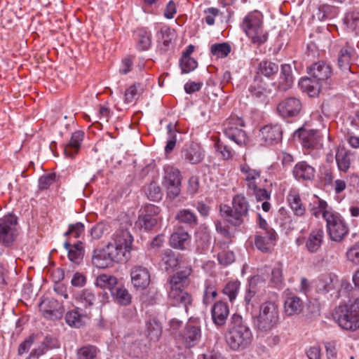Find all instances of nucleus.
<instances>
[{
  "mask_svg": "<svg viewBox=\"0 0 359 359\" xmlns=\"http://www.w3.org/2000/svg\"><path fill=\"white\" fill-rule=\"evenodd\" d=\"M339 285L347 291L352 287L346 281L339 283L337 276L332 274L321 275L316 281V290L318 292L327 293L334 291L330 295L334 298H339L341 295V290H337Z\"/></svg>",
  "mask_w": 359,
  "mask_h": 359,
  "instance_id": "nucleus-8",
  "label": "nucleus"
},
{
  "mask_svg": "<svg viewBox=\"0 0 359 359\" xmlns=\"http://www.w3.org/2000/svg\"><path fill=\"white\" fill-rule=\"evenodd\" d=\"M353 57V48L348 46L343 47L340 50L338 56V65L339 68L343 71H349Z\"/></svg>",
  "mask_w": 359,
  "mask_h": 359,
  "instance_id": "nucleus-37",
  "label": "nucleus"
},
{
  "mask_svg": "<svg viewBox=\"0 0 359 359\" xmlns=\"http://www.w3.org/2000/svg\"><path fill=\"white\" fill-rule=\"evenodd\" d=\"M242 27L253 43L259 46L267 41L268 34L262 28V22L259 13H252L245 16Z\"/></svg>",
  "mask_w": 359,
  "mask_h": 359,
  "instance_id": "nucleus-6",
  "label": "nucleus"
},
{
  "mask_svg": "<svg viewBox=\"0 0 359 359\" xmlns=\"http://www.w3.org/2000/svg\"><path fill=\"white\" fill-rule=\"evenodd\" d=\"M190 236L183 230H178L174 232L170 238V245L175 248L183 250L185 245L189 243Z\"/></svg>",
  "mask_w": 359,
  "mask_h": 359,
  "instance_id": "nucleus-40",
  "label": "nucleus"
},
{
  "mask_svg": "<svg viewBox=\"0 0 359 359\" xmlns=\"http://www.w3.org/2000/svg\"><path fill=\"white\" fill-rule=\"evenodd\" d=\"M311 212L316 218L321 216L325 220H326L327 217H330L331 214H332L334 210L325 201L318 198V200L313 203V206L311 208Z\"/></svg>",
  "mask_w": 359,
  "mask_h": 359,
  "instance_id": "nucleus-34",
  "label": "nucleus"
},
{
  "mask_svg": "<svg viewBox=\"0 0 359 359\" xmlns=\"http://www.w3.org/2000/svg\"><path fill=\"white\" fill-rule=\"evenodd\" d=\"M133 238L126 229H118L112 234L104 248L93 250L92 263L100 269L112 266L114 262H123L129 259Z\"/></svg>",
  "mask_w": 359,
  "mask_h": 359,
  "instance_id": "nucleus-1",
  "label": "nucleus"
},
{
  "mask_svg": "<svg viewBox=\"0 0 359 359\" xmlns=\"http://www.w3.org/2000/svg\"><path fill=\"white\" fill-rule=\"evenodd\" d=\"M55 174H48L41 176L39 180V187L40 189H48L55 181Z\"/></svg>",
  "mask_w": 359,
  "mask_h": 359,
  "instance_id": "nucleus-64",
  "label": "nucleus"
},
{
  "mask_svg": "<svg viewBox=\"0 0 359 359\" xmlns=\"http://www.w3.org/2000/svg\"><path fill=\"white\" fill-rule=\"evenodd\" d=\"M303 309L302 299L293 294L287 296L284 302L285 312L287 316H292L299 313Z\"/></svg>",
  "mask_w": 359,
  "mask_h": 359,
  "instance_id": "nucleus-32",
  "label": "nucleus"
},
{
  "mask_svg": "<svg viewBox=\"0 0 359 359\" xmlns=\"http://www.w3.org/2000/svg\"><path fill=\"white\" fill-rule=\"evenodd\" d=\"M205 18L204 20L208 25H213L215 24V18L219 15V11L216 8H208L204 11Z\"/></svg>",
  "mask_w": 359,
  "mask_h": 359,
  "instance_id": "nucleus-60",
  "label": "nucleus"
},
{
  "mask_svg": "<svg viewBox=\"0 0 359 359\" xmlns=\"http://www.w3.org/2000/svg\"><path fill=\"white\" fill-rule=\"evenodd\" d=\"M278 69L279 67L277 63L271 61L263 60L259 65L258 72L266 77H271L276 74Z\"/></svg>",
  "mask_w": 359,
  "mask_h": 359,
  "instance_id": "nucleus-44",
  "label": "nucleus"
},
{
  "mask_svg": "<svg viewBox=\"0 0 359 359\" xmlns=\"http://www.w3.org/2000/svg\"><path fill=\"white\" fill-rule=\"evenodd\" d=\"M249 204L243 195H236L232 201V207L221 205L220 212L222 216L229 224L239 226L248 216Z\"/></svg>",
  "mask_w": 359,
  "mask_h": 359,
  "instance_id": "nucleus-4",
  "label": "nucleus"
},
{
  "mask_svg": "<svg viewBox=\"0 0 359 359\" xmlns=\"http://www.w3.org/2000/svg\"><path fill=\"white\" fill-rule=\"evenodd\" d=\"M283 131L280 125H266L260 130L262 139L269 144H277L282 140Z\"/></svg>",
  "mask_w": 359,
  "mask_h": 359,
  "instance_id": "nucleus-22",
  "label": "nucleus"
},
{
  "mask_svg": "<svg viewBox=\"0 0 359 359\" xmlns=\"http://www.w3.org/2000/svg\"><path fill=\"white\" fill-rule=\"evenodd\" d=\"M117 278L111 275L102 273L96 278L95 285L102 289H108L111 293L117 286Z\"/></svg>",
  "mask_w": 359,
  "mask_h": 359,
  "instance_id": "nucleus-41",
  "label": "nucleus"
},
{
  "mask_svg": "<svg viewBox=\"0 0 359 359\" xmlns=\"http://www.w3.org/2000/svg\"><path fill=\"white\" fill-rule=\"evenodd\" d=\"M325 84L322 82L311 78L302 79L299 86L303 91L306 92L310 97L317 96L320 89Z\"/></svg>",
  "mask_w": 359,
  "mask_h": 359,
  "instance_id": "nucleus-30",
  "label": "nucleus"
},
{
  "mask_svg": "<svg viewBox=\"0 0 359 359\" xmlns=\"http://www.w3.org/2000/svg\"><path fill=\"white\" fill-rule=\"evenodd\" d=\"M182 181V175L178 168L170 165L164 166L162 186L166 190L168 198L175 199L180 195Z\"/></svg>",
  "mask_w": 359,
  "mask_h": 359,
  "instance_id": "nucleus-7",
  "label": "nucleus"
},
{
  "mask_svg": "<svg viewBox=\"0 0 359 359\" xmlns=\"http://www.w3.org/2000/svg\"><path fill=\"white\" fill-rule=\"evenodd\" d=\"M334 320L346 330L355 331L359 328V297L349 305L337 307L333 313Z\"/></svg>",
  "mask_w": 359,
  "mask_h": 359,
  "instance_id": "nucleus-3",
  "label": "nucleus"
},
{
  "mask_svg": "<svg viewBox=\"0 0 359 359\" xmlns=\"http://www.w3.org/2000/svg\"><path fill=\"white\" fill-rule=\"evenodd\" d=\"M84 231V226L81 222L70 224L69 230L65 233V236L72 235L74 238H79Z\"/></svg>",
  "mask_w": 359,
  "mask_h": 359,
  "instance_id": "nucleus-63",
  "label": "nucleus"
},
{
  "mask_svg": "<svg viewBox=\"0 0 359 359\" xmlns=\"http://www.w3.org/2000/svg\"><path fill=\"white\" fill-rule=\"evenodd\" d=\"M215 147L216 150L221 154L224 159H229L232 157L231 151L221 140H218L215 143Z\"/></svg>",
  "mask_w": 359,
  "mask_h": 359,
  "instance_id": "nucleus-61",
  "label": "nucleus"
},
{
  "mask_svg": "<svg viewBox=\"0 0 359 359\" xmlns=\"http://www.w3.org/2000/svg\"><path fill=\"white\" fill-rule=\"evenodd\" d=\"M65 249L68 251V257L69 260L76 264L81 262L83 257V247L81 242L72 245L68 241L64 243Z\"/></svg>",
  "mask_w": 359,
  "mask_h": 359,
  "instance_id": "nucleus-36",
  "label": "nucleus"
},
{
  "mask_svg": "<svg viewBox=\"0 0 359 359\" xmlns=\"http://www.w3.org/2000/svg\"><path fill=\"white\" fill-rule=\"evenodd\" d=\"M264 282L259 276H255L249 281V287L246 291L244 301L247 309H252L260 300L259 297L263 294L261 287L264 286Z\"/></svg>",
  "mask_w": 359,
  "mask_h": 359,
  "instance_id": "nucleus-13",
  "label": "nucleus"
},
{
  "mask_svg": "<svg viewBox=\"0 0 359 359\" xmlns=\"http://www.w3.org/2000/svg\"><path fill=\"white\" fill-rule=\"evenodd\" d=\"M182 156L190 163L196 164L203 159L204 151L200 144L192 142L182 150Z\"/></svg>",
  "mask_w": 359,
  "mask_h": 359,
  "instance_id": "nucleus-26",
  "label": "nucleus"
},
{
  "mask_svg": "<svg viewBox=\"0 0 359 359\" xmlns=\"http://www.w3.org/2000/svg\"><path fill=\"white\" fill-rule=\"evenodd\" d=\"M308 74L314 79H316L325 86H327L328 79L332 74V67L325 61H318L313 63L307 68ZM327 88V86H325Z\"/></svg>",
  "mask_w": 359,
  "mask_h": 359,
  "instance_id": "nucleus-15",
  "label": "nucleus"
},
{
  "mask_svg": "<svg viewBox=\"0 0 359 359\" xmlns=\"http://www.w3.org/2000/svg\"><path fill=\"white\" fill-rule=\"evenodd\" d=\"M324 232L321 229L313 230L306 242V248L309 252H316L323 242Z\"/></svg>",
  "mask_w": 359,
  "mask_h": 359,
  "instance_id": "nucleus-33",
  "label": "nucleus"
},
{
  "mask_svg": "<svg viewBox=\"0 0 359 359\" xmlns=\"http://www.w3.org/2000/svg\"><path fill=\"white\" fill-rule=\"evenodd\" d=\"M18 234V219L15 216L8 215L0 219V245L11 246Z\"/></svg>",
  "mask_w": 359,
  "mask_h": 359,
  "instance_id": "nucleus-9",
  "label": "nucleus"
},
{
  "mask_svg": "<svg viewBox=\"0 0 359 359\" xmlns=\"http://www.w3.org/2000/svg\"><path fill=\"white\" fill-rule=\"evenodd\" d=\"M292 174L299 182H311L315 178L316 169L306 161H302L294 165Z\"/></svg>",
  "mask_w": 359,
  "mask_h": 359,
  "instance_id": "nucleus-21",
  "label": "nucleus"
},
{
  "mask_svg": "<svg viewBox=\"0 0 359 359\" xmlns=\"http://www.w3.org/2000/svg\"><path fill=\"white\" fill-rule=\"evenodd\" d=\"M146 194L147 197L154 201H157L162 197L161 188L156 182H151L149 184L146 190Z\"/></svg>",
  "mask_w": 359,
  "mask_h": 359,
  "instance_id": "nucleus-55",
  "label": "nucleus"
},
{
  "mask_svg": "<svg viewBox=\"0 0 359 359\" xmlns=\"http://www.w3.org/2000/svg\"><path fill=\"white\" fill-rule=\"evenodd\" d=\"M135 226L140 229H144L146 231L151 229L158 222L157 215L159 212L158 207L149 204L141 209Z\"/></svg>",
  "mask_w": 359,
  "mask_h": 359,
  "instance_id": "nucleus-11",
  "label": "nucleus"
},
{
  "mask_svg": "<svg viewBox=\"0 0 359 359\" xmlns=\"http://www.w3.org/2000/svg\"><path fill=\"white\" fill-rule=\"evenodd\" d=\"M88 314L87 312H82L80 308H77L67 313L65 320L69 325L79 328L89 320Z\"/></svg>",
  "mask_w": 359,
  "mask_h": 359,
  "instance_id": "nucleus-28",
  "label": "nucleus"
},
{
  "mask_svg": "<svg viewBox=\"0 0 359 359\" xmlns=\"http://www.w3.org/2000/svg\"><path fill=\"white\" fill-rule=\"evenodd\" d=\"M98 349L92 345L84 346L77 350V359H95Z\"/></svg>",
  "mask_w": 359,
  "mask_h": 359,
  "instance_id": "nucleus-48",
  "label": "nucleus"
},
{
  "mask_svg": "<svg viewBox=\"0 0 359 359\" xmlns=\"http://www.w3.org/2000/svg\"><path fill=\"white\" fill-rule=\"evenodd\" d=\"M344 23L347 28L355 32H359V11H353L346 13L344 18Z\"/></svg>",
  "mask_w": 359,
  "mask_h": 359,
  "instance_id": "nucleus-46",
  "label": "nucleus"
},
{
  "mask_svg": "<svg viewBox=\"0 0 359 359\" xmlns=\"http://www.w3.org/2000/svg\"><path fill=\"white\" fill-rule=\"evenodd\" d=\"M171 34V30L169 27H162L159 32L157 33V38L159 41H162L163 46H165V50H166L171 42L172 39L170 37Z\"/></svg>",
  "mask_w": 359,
  "mask_h": 359,
  "instance_id": "nucleus-57",
  "label": "nucleus"
},
{
  "mask_svg": "<svg viewBox=\"0 0 359 359\" xmlns=\"http://www.w3.org/2000/svg\"><path fill=\"white\" fill-rule=\"evenodd\" d=\"M240 285L241 283L238 280L231 281L228 283L223 289L224 294L229 297L230 302H233L236 298Z\"/></svg>",
  "mask_w": 359,
  "mask_h": 359,
  "instance_id": "nucleus-51",
  "label": "nucleus"
},
{
  "mask_svg": "<svg viewBox=\"0 0 359 359\" xmlns=\"http://www.w3.org/2000/svg\"><path fill=\"white\" fill-rule=\"evenodd\" d=\"M191 273L190 269L179 271L168 280L169 290L184 289L187 285V278Z\"/></svg>",
  "mask_w": 359,
  "mask_h": 359,
  "instance_id": "nucleus-35",
  "label": "nucleus"
},
{
  "mask_svg": "<svg viewBox=\"0 0 359 359\" xmlns=\"http://www.w3.org/2000/svg\"><path fill=\"white\" fill-rule=\"evenodd\" d=\"M84 137V133L81 130L74 132L71 137L69 142L65 146V154L70 158H74L79 152L81 142Z\"/></svg>",
  "mask_w": 359,
  "mask_h": 359,
  "instance_id": "nucleus-27",
  "label": "nucleus"
},
{
  "mask_svg": "<svg viewBox=\"0 0 359 359\" xmlns=\"http://www.w3.org/2000/svg\"><path fill=\"white\" fill-rule=\"evenodd\" d=\"M346 257L350 262L359 264V243H355L348 250Z\"/></svg>",
  "mask_w": 359,
  "mask_h": 359,
  "instance_id": "nucleus-59",
  "label": "nucleus"
},
{
  "mask_svg": "<svg viewBox=\"0 0 359 359\" xmlns=\"http://www.w3.org/2000/svg\"><path fill=\"white\" fill-rule=\"evenodd\" d=\"M338 15V9L330 5L323 4L318 8L315 16L320 20L325 21L326 20L332 19Z\"/></svg>",
  "mask_w": 359,
  "mask_h": 359,
  "instance_id": "nucleus-42",
  "label": "nucleus"
},
{
  "mask_svg": "<svg viewBox=\"0 0 359 359\" xmlns=\"http://www.w3.org/2000/svg\"><path fill=\"white\" fill-rule=\"evenodd\" d=\"M201 339V330L199 325L189 322L179 336L185 347L191 348L196 345Z\"/></svg>",
  "mask_w": 359,
  "mask_h": 359,
  "instance_id": "nucleus-16",
  "label": "nucleus"
},
{
  "mask_svg": "<svg viewBox=\"0 0 359 359\" xmlns=\"http://www.w3.org/2000/svg\"><path fill=\"white\" fill-rule=\"evenodd\" d=\"M210 236L205 231L197 233L196 236V250L200 253H205L210 245Z\"/></svg>",
  "mask_w": 359,
  "mask_h": 359,
  "instance_id": "nucleus-43",
  "label": "nucleus"
},
{
  "mask_svg": "<svg viewBox=\"0 0 359 359\" xmlns=\"http://www.w3.org/2000/svg\"><path fill=\"white\" fill-rule=\"evenodd\" d=\"M167 128L168 130V140L165 147V153L168 154L170 153L175 148L177 140L175 126L172 123H170L168 125Z\"/></svg>",
  "mask_w": 359,
  "mask_h": 359,
  "instance_id": "nucleus-56",
  "label": "nucleus"
},
{
  "mask_svg": "<svg viewBox=\"0 0 359 359\" xmlns=\"http://www.w3.org/2000/svg\"><path fill=\"white\" fill-rule=\"evenodd\" d=\"M147 334L152 341H157L161 334V325L155 320L147 323Z\"/></svg>",
  "mask_w": 359,
  "mask_h": 359,
  "instance_id": "nucleus-49",
  "label": "nucleus"
},
{
  "mask_svg": "<svg viewBox=\"0 0 359 359\" xmlns=\"http://www.w3.org/2000/svg\"><path fill=\"white\" fill-rule=\"evenodd\" d=\"M335 159L339 170L344 172H347L351 165L349 154L343 150L338 151L336 154Z\"/></svg>",
  "mask_w": 359,
  "mask_h": 359,
  "instance_id": "nucleus-47",
  "label": "nucleus"
},
{
  "mask_svg": "<svg viewBox=\"0 0 359 359\" xmlns=\"http://www.w3.org/2000/svg\"><path fill=\"white\" fill-rule=\"evenodd\" d=\"M217 259L219 264L228 265L233 262L235 257L233 252L231 251H222L218 254Z\"/></svg>",
  "mask_w": 359,
  "mask_h": 359,
  "instance_id": "nucleus-62",
  "label": "nucleus"
},
{
  "mask_svg": "<svg viewBox=\"0 0 359 359\" xmlns=\"http://www.w3.org/2000/svg\"><path fill=\"white\" fill-rule=\"evenodd\" d=\"M277 239L278 235L274 229L262 230L255 236L254 243L258 250L269 253L273 250Z\"/></svg>",
  "mask_w": 359,
  "mask_h": 359,
  "instance_id": "nucleus-12",
  "label": "nucleus"
},
{
  "mask_svg": "<svg viewBox=\"0 0 359 359\" xmlns=\"http://www.w3.org/2000/svg\"><path fill=\"white\" fill-rule=\"evenodd\" d=\"M39 309L46 318L53 320L60 319L63 313L62 306L53 298L43 300L40 304Z\"/></svg>",
  "mask_w": 359,
  "mask_h": 359,
  "instance_id": "nucleus-17",
  "label": "nucleus"
},
{
  "mask_svg": "<svg viewBox=\"0 0 359 359\" xmlns=\"http://www.w3.org/2000/svg\"><path fill=\"white\" fill-rule=\"evenodd\" d=\"M131 283L137 290H144L150 283V273L147 268L135 266L130 271Z\"/></svg>",
  "mask_w": 359,
  "mask_h": 359,
  "instance_id": "nucleus-20",
  "label": "nucleus"
},
{
  "mask_svg": "<svg viewBox=\"0 0 359 359\" xmlns=\"http://www.w3.org/2000/svg\"><path fill=\"white\" fill-rule=\"evenodd\" d=\"M287 201L295 215L301 217L304 215L306 208L297 190L292 189L288 193Z\"/></svg>",
  "mask_w": 359,
  "mask_h": 359,
  "instance_id": "nucleus-29",
  "label": "nucleus"
},
{
  "mask_svg": "<svg viewBox=\"0 0 359 359\" xmlns=\"http://www.w3.org/2000/svg\"><path fill=\"white\" fill-rule=\"evenodd\" d=\"M182 73L187 74L197 67V62L191 57L182 56L180 62Z\"/></svg>",
  "mask_w": 359,
  "mask_h": 359,
  "instance_id": "nucleus-54",
  "label": "nucleus"
},
{
  "mask_svg": "<svg viewBox=\"0 0 359 359\" xmlns=\"http://www.w3.org/2000/svg\"><path fill=\"white\" fill-rule=\"evenodd\" d=\"M302 107V105L299 100L295 97H287L278 104L277 110L283 118L294 117L299 115Z\"/></svg>",
  "mask_w": 359,
  "mask_h": 359,
  "instance_id": "nucleus-19",
  "label": "nucleus"
},
{
  "mask_svg": "<svg viewBox=\"0 0 359 359\" xmlns=\"http://www.w3.org/2000/svg\"><path fill=\"white\" fill-rule=\"evenodd\" d=\"M211 53L217 57H225L231 52V46L227 43H215L211 46Z\"/></svg>",
  "mask_w": 359,
  "mask_h": 359,
  "instance_id": "nucleus-50",
  "label": "nucleus"
},
{
  "mask_svg": "<svg viewBox=\"0 0 359 359\" xmlns=\"http://www.w3.org/2000/svg\"><path fill=\"white\" fill-rule=\"evenodd\" d=\"M137 46L140 50H147L151 43V34L145 28H139L135 31Z\"/></svg>",
  "mask_w": 359,
  "mask_h": 359,
  "instance_id": "nucleus-38",
  "label": "nucleus"
},
{
  "mask_svg": "<svg viewBox=\"0 0 359 359\" xmlns=\"http://www.w3.org/2000/svg\"><path fill=\"white\" fill-rule=\"evenodd\" d=\"M233 121L236 122V125L243 126V122L241 119L237 118H231L224 124V133L226 137L233 141L238 145H244L248 140L246 133L243 130L234 126Z\"/></svg>",
  "mask_w": 359,
  "mask_h": 359,
  "instance_id": "nucleus-14",
  "label": "nucleus"
},
{
  "mask_svg": "<svg viewBox=\"0 0 359 359\" xmlns=\"http://www.w3.org/2000/svg\"><path fill=\"white\" fill-rule=\"evenodd\" d=\"M111 294L114 302L118 305L128 306L131 303V294L123 286H117Z\"/></svg>",
  "mask_w": 359,
  "mask_h": 359,
  "instance_id": "nucleus-39",
  "label": "nucleus"
},
{
  "mask_svg": "<svg viewBox=\"0 0 359 359\" xmlns=\"http://www.w3.org/2000/svg\"><path fill=\"white\" fill-rule=\"evenodd\" d=\"M168 299L173 306H182L187 310L188 305L192 303V297L184 289L169 290Z\"/></svg>",
  "mask_w": 359,
  "mask_h": 359,
  "instance_id": "nucleus-25",
  "label": "nucleus"
},
{
  "mask_svg": "<svg viewBox=\"0 0 359 359\" xmlns=\"http://www.w3.org/2000/svg\"><path fill=\"white\" fill-rule=\"evenodd\" d=\"M294 137H298L304 147L307 149H318L320 145V137L315 130L299 128L294 133Z\"/></svg>",
  "mask_w": 359,
  "mask_h": 359,
  "instance_id": "nucleus-18",
  "label": "nucleus"
},
{
  "mask_svg": "<svg viewBox=\"0 0 359 359\" xmlns=\"http://www.w3.org/2000/svg\"><path fill=\"white\" fill-rule=\"evenodd\" d=\"M232 325L226 334V341L233 351H242L246 348L252 342V334L239 315L231 317Z\"/></svg>",
  "mask_w": 359,
  "mask_h": 359,
  "instance_id": "nucleus-2",
  "label": "nucleus"
},
{
  "mask_svg": "<svg viewBox=\"0 0 359 359\" xmlns=\"http://www.w3.org/2000/svg\"><path fill=\"white\" fill-rule=\"evenodd\" d=\"M294 83V79L290 65L285 64L281 65L280 77L278 79V88L285 91L290 89Z\"/></svg>",
  "mask_w": 359,
  "mask_h": 359,
  "instance_id": "nucleus-31",
  "label": "nucleus"
},
{
  "mask_svg": "<svg viewBox=\"0 0 359 359\" xmlns=\"http://www.w3.org/2000/svg\"><path fill=\"white\" fill-rule=\"evenodd\" d=\"M107 230L108 228L105 224L99 222L92 227L90 235L93 239L98 240Z\"/></svg>",
  "mask_w": 359,
  "mask_h": 359,
  "instance_id": "nucleus-58",
  "label": "nucleus"
},
{
  "mask_svg": "<svg viewBox=\"0 0 359 359\" xmlns=\"http://www.w3.org/2000/svg\"><path fill=\"white\" fill-rule=\"evenodd\" d=\"M278 319L277 304L272 301H267L261 304L259 313L255 318V325L258 330L266 332L276 326Z\"/></svg>",
  "mask_w": 359,
  "mask_h": 359,
  "instance_id": "nucleus-5",
  "label": "nucleus"
},
{
  "mask_svg": "<svg viewBox=\"0 0 359 359\" xmlns=\"http://www.w3.org/2000/svg\"><path fill=\"white\" fill-rule=\"evenodd\" d=\"M162 262L164 263L167 270L169 269H174L179 264V261L177 257L170 250L164 251Z\"/></svg>",
  "mask_w": 359,
  "mask_h": 359,
  "instance_id": "nucleus-53",
  "label": "nucleus"
},
{
  "mask_svg": "<svg viewBox=\"0 0 359 359\" xmlns=\"http://www.w3.org/2000/svg\"><path fill=\"white\" fill-rule=\"evenodd\" d=\"M240 170L248 190H256L258 181L260 180L261 171L252 168L246 163L241 164Z\"/></svg>",
  "mask_w": 359,
  "mask_h": 359,
  "instance_id": "nucleus-23",
  "label": "nucleus"
},
{
  "mask_svg": "<svg viewBox=\"0 0 359 359\" xmlns=\"http://www.w3.org/2000/svg\"><path fill=\"white\" fill-rule=\"evenodd\" d=\"M213 323L217 326L224 325L229 315V308L226 302L218 301L211 309Z\"/></svg>",
  "mask_w": 359,
  "mask_h": 359,
  "instance_id": "nucleus-24",
  "label": "nucleus"
},
{
  "mask_svg": "<svg viewBox=\"0 0 359 359\" xmlns=\"http://www.w3.org/2000/svg\"><path fill=\"white\" fill-rule=\"evenodd\" d=\"M176 219L189 226H193L197 224L196 215L189 210H180L175 216Z\"/></svg>",
  "mask_w": 359,
  "mask_h": 359,
  "instance_id": "nucleus-45",
  "label": "nucleus"
},
{
  "mask_svg": "<svg viewBox=\"0 0 359 359\" xmlns=\"http://www.w3.org/2000/svg\"><path fill=\"white\" fill-rule=\"evenodd\" d=\"M325 221L330 238L334 241H341L348 231V228L341 215L334 211Z\"/></svg>",
  "mask_w": 359,
  "mask_h": 359,
  "instance_id": "nucleus-10",
  "label": "nucleus"
},
{
  "mask_svg": "<svg viewBox=\"0 0 359 359\" xmlns=\"http://www.w3.org/2000/svg\"><path fill=\"white\" fill-rule=\"evenodd\" d=\"M76 299L87 308L93 305L95 301V296L91 291L83 290L78 294Z\"/></svg>",
  "mask_w": 359,
  "mask_h": 359,
  "instance_id": "nucleus-52",
  "label": "nucleus"
}]
</instances>
